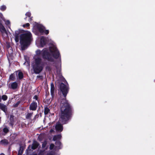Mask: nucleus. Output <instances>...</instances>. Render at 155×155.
<instances>
[{"instance_id": "obj_25", "label": "nucleus", "mask_w": 155, "mask_h": 155, "mask_svg": "<svg viewBox=\"0 0 155 155\" xmlns=\"http://www.w3.org/2000/svg\"><path fill=\"white\" fill-rule=\"evenodd\" d=\"M54 147V145L53 144H51L50 145V149L51 150L53 149Z\"/></svg>"}, {"instance_id": "obj_13", "label": "nucleus", "mask_w": 155, "mask_h": 155, "mask_svg": "<svg viewBox=\"0 0 155 155\" xmlns=\"http://www.w3.org/2000/svg\"><path fill=\"white\" fill-rule=\"evenodd\" d=\"M16 74L17 77H18L19 79H21L23 78V74L21 71H17L16 72Z\"/></svg>"}, {"instance_id": "obj_30", "label": "nucleus", "mask_w": 155, "mask_h": 155, "mask_svg": "<svg viewBox=\"0 0 155 155\" xmlns=\"http://www.w3.org/2000/svg\"><path fill=\"white\" fill-rule=\"evenodd\" d=\"M0 18L3 20L4 21H5L4 20V18H3V15H2L1 14H0Z\"/></svg>"}, {"instance_id": "obj_28", "label": "nucleus", "mask_w": 155, "mask_h": 155, "mask_svg": "<svg viewBox=\"0 0 155 155\" xmlns=\"http://www.w3.org/2000/svg\"><path fill=\"white\" fill-rule=\"evenodd\" d=\"M25 15L26 16L30 17L31 15V13L30 12H27L26 14Z\"/></svg>"}, {"instance_id": "obj_12", "label": "nucleus", "mask_w": 155, "mask_h": 155, "mask_svg": "<svg viewBox=\"0 0 155 155\" xmlns=\"http://www.w3.org/2000/svg\"><path fill=\"white\" fill-rule=\"evenodd\" d=\"M51 94L52 97L54 96V87L53 83L51 84Z\"/></svg>"}, {"instance_id": "obj_8", "label": "nucleus", "mask_w": 155, "mask_h": 155, "mask_svg": "<svg viewBox=\"0 0 155 155\" xmlns=\"http://www.w3.org/2000/svg\"><path fill=\"white\" fill-rule=\"evenodd\" d=\"M55 129L58 131H61L63 130V127L60 122H58L55 126Z\"/></svg>"}, {"instance_id": "obj_33", "label": "nucleus", "mask_w": 155, "mask_h": 155, "mask_svg": "<svg viewBox=\"0 0 155 155\" xmlns=\"http://www.w3.org/2000/svg\"><path fill=\"white\" fill-rule=\"evenodd\" d=\"M54 130H52V129H51V130H50V133H52V132H53L54 131Z\"/></svg>"}, {"instance_id": "obj_16", "label": "nucleus", "mask_w": 155, "mask_h": 155, "mask_svg": "<svg viewBox=\"0 0 155 155\" xmlns=\"http://www.w3.org/2000/svg\"><path fill=\"white\" fill-rule=\"evenodd\" d=\"M0 108L5 112L7 110L6 106L0 103Z\"/></svg>"}, {"instance_id": "obj_7", "label": "nucleus", "mask_w": 155, "mask_h": 155, "mask_svg": "<svg viewBox=\"0 0 155 155\" xmlns=\"http://www.w3.org/2000/svg\"><path fill=\"white\" fill-rule=\"evenodd\" d=\"M39 143L36 141H33L32 145H29L28 147V149L30 150L31 149L35 150L39 146Z\"/></svg>"}, {"instance_id": "obj_26", "label": "nucleus", "mask_w": 155, "mask_h": 155, "mask_svg": "<svg viewBox=\"0 0 155 155\" xmlns=\"http://www.w3.org/2000/svg\"><path fill=\"white\" fill-rule=\"evenodd\" d=\"M47 144V143L46 141H45L44 142H43L42 144V147L43 148H45L46 145V144Z\"/></svg>"}, {"instance_id": "obj_1", "label": "nucleus", "mask_w": 155, "mask_h": 155, "mask_svg": "<svg viewBox=\"0 0 155 155\" xmlns=\"http://www.w3.org/2000/svg\"><path fill=\"white\" fill-rule=\"evenodd\" d=\"M36 54L34 57V61L32 63V67L36 74H38L42 70L44 63L41 58L42 57L44 59L52 61L53 58H59L60 60V55L56 47L54 45H51L49 49L45 48L41 51L39 50L36 51Z\"/></svg>"}, {"instance_id": "obj_5", "label": "nucleus", "mask_w": 155, "mask_h": 155, "mask_svg": "<svg viewBox=\"0 0 155 155\" xmlns=\"http://www.w3.org/2000/svg\"><path fill=\"white\" fill-rule=\"evenodd\" d=\"M46 38L43 36L41 38L40 41L38 40L36 41V43L37 44L39 43L40 45L38 46L43 47L46 44Z\"/></svg>"}, {"instance_id": "obj_27", "label": "nucleus", "mask_w": 155, "mask_h": 155, "mask_svg": "<svg viewBox=\"0 0 155 155\" xmlns=\"http://www.w3.org/2000/svg\"><path fill=\"white\" fill-rule=\"evenodd\" d=\"M3 131L5 133H7L8 131V129L7 128H5L3 129Z\"/></svg>"}, {"instance_id": "obj_22", "label": "nucleus", "mask_w": 155, "mask_h": 155, "mask_svg": "<svg viewBox=\"0 0 155 155\" xmlns=\"http://www.w3.org/2000/svg\"><path fill=\"white\" fill-rule=\"evenodd\" d=\"M49 109L47 107L45 108V114H47L49 111Z\"/></svg>"}, {"instance_id": "obj_41", "label": "nucleus", "mask_w": 155, "mask_h": 155, "mask_svg": "<svg viewBox=\"0 0 155 155\" xmlns=\"http://www.w3.org/2000/svg\"><path fill=\"white\" fill-rule=\"evenodd\" d=\"M38 45V46H38L39 45Z\"/></svg>"}, {"instance_id": "obj_34", "label": "nucleus", "mask_w": 155, "mask_h": 155, "mask_svg": "<svg viewBox=\"0 0 155 155\" xmlns=\"http://www.w3.org/2000/svg\"><path fill=\"white\" fill-rule=\"evenodd\" d=\"M26 63L28 64V65H29V62H28V61H27L26 62H25L24 63V64H25Z\"/></svg>"}, {"instance_id": "obj_6", "label": "nucleus", "mask_w": 155, "mask_h": 155, "mask_svg": "<svg viewBox=\"0 0 155 155\" xmlns=\"http://www.w3.org/2000/svg\"><path fill=\"white\" fill-rule=\"evenodd\" d=\"M38 29L41 33L43 34L44 33L47 35L49 33L48 30H45V27L41 25H39L38 27Z\"/></svg>"}, {"instance_id": "obj_20", "label": "nucleus", "mask_w": 155, "mask_h": 155, "mask_svg": "<svg viewBox=\"0 0 155 155\" xmlns=\"http://www.w3.org/2000/svg\"><path fill=\"white\" fill-rule=\"evenodd\" d=\"M6 7L5 5H2L0 7V9L2 11H4L6 10Z\"/></svg>"}, {"instance_id": "obj_2", "label": "nucleus", "mask_w": 155, "mask_h": 155, "mask_svg": "<svg viewBox=\"0 0 155 155\" xmlns=\"http://www.w3.org/2000/svg\"><path fill=\"white\" fill-rule=\"evenodd\" d=\"M61 114L59 121L65 124L66 123V121L69 119L71 109L69 104L65 99L61 101Z\"/></svg>"}, {"instance_id": "obj_17", "label": "nucleus", "mask_w": 155, "mask_h": 155, "mask_svg": "<svg viewBox=\"0 0 155 155\" xmlns=\"http://www.w3.org/2000/svg\"><path fill=\"white\" fill-rule=\"evenodd\" d=\"M61 137V135H58L54 136L53 137V140L54 141H55L60 139Z\"/></svg>"}, {"instance_id": "obj_10", "label": "nucleus", "mask_w": 155, "mask_h": 155, "mask_svg": "<svg viewBox=\"0 0 155 155\" xmlns=\"http://www.w3.org/2000/svg\"><path fill=\"white\" fill-rule=\"evenodd\" d=\"M20 31L19 30L16 31L15 33V40L16 42L19 41V35L20 34Z\"/></svg>"}, {"instance_id": "obj_3", "label": "nucleus", "mask_w": 155, "mask_h": 155, "mask_svg": "<svg viewBox=\"0 0 155 155\" xmlns=\"http://www.w3.org/2000/svg\"><path fill=\"white\" fill-rule=\"evenodd\" d=\"M31 39V34L29 32H28L21 35L20 36V43L21 49L25 50L30 43Z\"/></svg>"}, {"instance_id": "obj_36", "label": "nucleus", "mask_w": 155, "mask_h": 155, "mask_svg": "<svg viewBox=\"0 0 155 155\" xmlns=\"http://www.w3.org/2000/svg\"><path fill=\"white\" fill-rule=\"evenodd\" d=\"M21 155V153H19V152L18 153V155Z\"/></svg>"}, {"instance_id": "obj_40", "label": "nucleus", "mask_w": 155, "mask_h": 155, "mask_svg": "<svg viewBox=\"0 0 155 155\" xmlns=\"http://www.w3.org/2000/svg\"><path fill=\"white\" fill-rule=\"evenodd\" d=\"M33 155H37V154H34Z\"/></svg>"}, {"instance_id": "obj_35", "label": "nucleus", "mask_w": 155, "mask_h": 155, "mask_svg": "<svg viewBox=\"0 0 155 155\" xmlns=\"http://www.w3.org/2000/svg\"><path fill=\"white\" fill-rule=\"evenodd\" d=\"M32 17H31L30 18V20H29V21H31L32 20Z\"/></svg>"}, {"instance_id": "obj_4", "label": "nucleus", "mask_w": 155, "mask_h": 155, "mask_svg": "<svg viewBox=\"0 0 155 155\" xmlns=\"http://www.w3.org/2000/svg\"><path fill=\"white\" fill-rule=\"evenodd\" d=\"M60 88L64 97H65L68 91V85H65L63 83H61L60 84Z\"/></svg>"}, {"instance_id": "obj_37", "label": "nucleus", "mask_w": 155, "mask_h": 155, "mask_svg": "<svg viewBox=\"0 0 155 155\" xmlns=\"http://www.w3.org/2000/svg\"><path fill=\"white\" fill-rule=\"evenodd\" d=\"M0 155H5L3 153H2L1 154H0Z\"/></svg>"}, {"instance_id": "obj_19", "label": "nucleus", "mask_w": 155, "mask_h": 155, "mask_svg": "<svg viewBox=\"0 0 155 155\" xmlns=\"http://www.w3.org/2000/svg\"><path fill=\"white\" fill-rule=\"evenodd\" d=\"M32 113H30L27 114L26 116V119H30L32 115Z\"/></svg>"}, {"instance_id": "obj_32", "label": "nucleus", "mask_w": 155, "mask_h": 155, "mask_svg": "<svg viewBox=\"0 0 155 155\" xmlns=\"http://www.w3.org/2000/svg\"><path fill=\"white\" fill-rule=\"evenodd\" d=\"M47 155H56L55 153H51L48 154Z\"/></svg>"}, {"instance_id": "obj_14", "label": "nucleus", "mask_w": 155, "mask_h": 155, "mask_svg": "<svg viewBox=\"0 0 155 155\" xmlns=\"http://www.w3.org/2000/svg\"><path fill=\"white\" fill-rule=\"evenodd\" d=\"M11 88L13 89H16L18 87V84L16 82L12 83L10 84Z\"/></svg>"}, {"instance_id": "obj_29", "label": "nucleus", "mask_w": 155, "mask_h": 155, "mask_svg": "<svg viewBox=\"0 0 155 155\" xmlns=\"http://www.w3.org/2000/svg\"><path fill=\"white\" fill-rule=\"evenodd\" d=\"M30 25V24L29 23H26V24H25V25H23V27H28Z\"/></svg>"}, {"instance_id": "obj_23", "label": "nucleus", "mask_w": 155, "mask_h": 155, "mask_svg": "<svg viewBox=\"0 0 155 155\" xmlns=\"http://www.w3.org/2000/svg\"><path fill=\"white\" fill-rule=\"evenodd\" d=\"M8 98L7 96L6 95H3L2 97V99L3 101H6Z\"/></svg>"}, {"instance_id": "obj_31", "label": "nucleus", "mask_w": 155, "mask_h": 155, "mask_svg": "<svg viewBox=\"0 0 155 155\" xmlns=\"http://www.w3.org/2000/svg\"><path fill=\"white\" fill-rule=\"evenodd\" d=\"M34 99H36V100H37L38 99V97L37 95H35L34 97Z\"/></svg>"}, {"instance_id": "obj_38", "label": "nucleus", "mask_w": 155, "mask_h": 155, "mask_svg": "<svg viewBox=\"0 0 155 155\" xmlns=\"http://www.w3.org/2000/svg\"><path fill=\"white\" fill-rule=\"evenodd\" d=\"M1 100H2L1 97V96H0V102L1 101Z\"/></svg>"}, {"instance_id": "obj_24", "label": "nucleus", "mask_w": 155, "mask_h": 155, "mask_svg": "<svg viewBox=\"0 0 155 155\" xmlns=\"http://www.w3.org/2000/svg\"><path fill=\"white\" fill-rule=\"evenodd\" d=\"M5 24L8 25L9 28H10V22L9 20H7L5 21Z\"/></svg>"}, {"instance_id": "obj_9", "label": "nucleus", "mask_w": 155, "mask_h": 155, "mask_svg": "<svg viewBox=\"0 0 155 155\" xmlns=\"http://www.w3.org/2000/svg\"><path fill=\"white\" fill-rule=\"evenodd\" d=\"M0 31L3 35H7L6 29L1 22H0Z\"/></svg>"}, {"instance_id": "obj_21", "label": "nucleus", "mask_w": 155, "mask_h": 155, "mask_svg": "<svg viewBox=\"0 0 155 155\" xmlns=\"http://www.w3.org/2000/svg\"><path fill=\"white\" fill-rule=\"evenodd\" d=\"M15 78V75L13 74H11L9 77V79L12 81H13Z\"/></svg>"}, {"instance_id": "obj_15", "label": "nucleus", "mask_w": 155, "mask_h": 155, "mask_svg": "<svg viewBox=\"0 0 155 155\" xmlns=\"http://www.w3.org/2000/svg\"><path fill=\"white\" fill-rule=\"evenodd\" d=\"M0 143L2 145H6L8 144V141L7 140L5 139L2 140L0 141Z\"/></svg>"}, {"instance_id": "obj_18", "label": "nucleus", "mask_w": 155, "mask_h": 155, "mask_svg": "<svg viewBox=\"0 0 155 155\" xmlns=\"http://www.w3.org/2000/svg\"><path fill=\"white\" fill-rule=\"evenodd\" d=\"M61 144V143L60 141H56L55 143L56 146L55 148H56L57 149H59L60 148L59 146H60Z\"/></svg>"}, {"instance_id": "obj_11", "label": "nucleus", "mask_w": 155, "mask_h": 155, "mask_svg": "<svg viewBox=\"0 0 155 155\" xmlns=\"http://www.w3.org/2000/svg\"><path fill=\"white\" fill-rule=\"evenodd\" d=\"M37 107V104L36 102H33L30 105V109L32 110H35L36 109Z\"/></svg>"}, {"instance_id": "obj_39", "label": "nucleus", "mask_w": 155, "mask_h": 155, "mask_svg": "<svg viewBox=\"0 0 155 155\" xmlns=\"http://www.w3.org/2000/svg\"><path fill=\"white\" fill-rule=\"evenodd\" d=\"M1 118L0 117V123H1Z\"/></svg>"}]
</instances>
